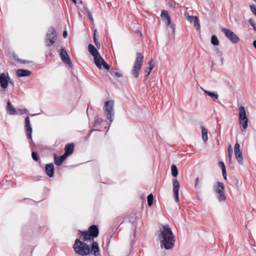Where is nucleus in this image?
Wrapping results in <instances>:
<instances>
[{"mask_svg":"<svg viewBox=\"0 0 256 256\" xmlns=\"http://www.w3.org/2000/svg\"><path fill=\"white\" fill-rule=\"evenodd\" d=\"M256 2V0H254Z\"/></svg>","mask_w":256,"mask_h":256,"instance_id":"obj_51","label":"nucleus"},{"mask_svg":"<svg viewBox=\"0 0 256 256\" xmlns=\"http://www.w3.org/2000/svg\"><path fill=\"white\" fill-rule=\"evenodd\" d=\"M172 186H173V192L175 199V201L176 202H179V194L178 191L180 188V185L178 181L176 178H174L172 180Z\"/></svg>","mask_w":256,"mask_h":256,"instance_id":"obj_12","label":"nucleus"},{"mask_svg":"<svg viewBox=\"0 0 256 256\" xmlns=\"http://www.w3.org/2000/svg\"><path fill=\"white\" fill-rule=\"evenodd\" d=\"M67 32L66 31H64L63 32V36L64 38H66L67 36Z\"/></svg>","mask_w":256,"mask_h":256,"instance_id":"obj_48","label":"nucleus"},{"mask_svg":"<svg viewBox=\"0 0 256 256\" xmlns=\"http://www.w3.org/2000/svg\"><path fill=\"white\" fill-rule=\"evenodd\" d=\"M161 18L162 20L165 22L167 26H170L174 32H175V25L174 24H170V16L168 14V10H162L161 13Z\"/></svg>","mask_w":256,"mask_h":256,"instance_id":"obj_9","label":"nucleus"},{"mask_svg":"<svg viewBox=\"0 0 256 256\" xmlns=\"http://www.w3.org/2000/svg\"><path fill=\"white\" fill-rule=\"evenodd\" d=\"M68 156H66L64 154L62 156L60 157H58L56 156V155L54 154V164L57 166L60 165L64 160L67 158Z\"/></svg>","mask_w":256,"mask_h":256,"instance_id":"obj_23","label":"nucleus"},{"mask_svg":"<svg viewBox=\"0 0 256 256\" xmlns=\"http://www.w3.org/2000/svg\"><path fill=\"white\" fill-rule=\"evenodd\" d=\"M97 34H98V31L96 30H94L93 38H94V42L96 47L98 48L99 49L100 47V42L98 41V35Z\"/></svg>","mask_w":256,"mask_h":256,"instance_id":"obj_27","label":"nucleus"},{"mask_svg":"<svg viewBox=\"0 0 256 256\" xmlns=\"http://www.w3.org/2000/svg\"><path fill=\"white\" fill-rule=\"evenodd\" d=\"M202 139L204 142H206L208 140V130L204 126H201Z\"/></svg>","mask_w":256,"mask_h":256,"instance_id":"obj_26","label":"nucleus"},{"mask_svg":"<svg viewBox=\"0 0 256 256\" xmlns=\"http://www.w3.org/2000/svg\"><path fill=\"white\" fill-rule=\"evenodd\" d=\"M211 42L214 46L219 45V40L215 35H212L211 38Z\"/></svg>","mask_w":256,"mask_h":256,"instance_id":"obj_30","label":"nucleus"},{"mask_svg":"<svg viewBox=\"0 0 256 256\" xmlns=\"http://www.w3.org/2000/svg\"><path fill=\"white\" fill-rule=\"evenodd\" d=\"M114 102L112 100L107 101L105 102L104 110L107 118L110 121H112V116L114 115Z\"/></svg>","mask_w":256,"mask_h":256,"instance_id":"obj_5","label":"nucleus"},{"mask_svg":"<svg viewBox=\"0 0 256 256\" xmlns=\"http://www.w3.org/2000/svg\"><path fill=\"white\" fill-rule=\"evenodd\" d=\"M222 31L226 37L228 38L232 43L236 44L239 42V38L234 32H233L230 29L222 28Z\"/></svg>","mask_w":256,"mask_h":256,"instance_id":"obj_7","label":"nucleus"},{"mask_svg":"<svg viewBox=\"0 0 256 256\" xmlns=\"http://www.w3.org/2000/svg\"><path fill=\"white\" fill-rule=\"evenodd\" d=\"M218 166L221 168L222 170H226L224 164L223 162H218Z\"/></svg>","mask_w":256,"mask_h":256,"instance_id":"obj_41","label":"nucleus"},{"mask_svg":"<svg viewBox=\"0 0 256 256\" xmlns=\"http://www.w3.org/2000/svg\"><path fill=\"white\" fill-rule=\"evenodd\" d=\"M172 174L174 177H176L178 175V170L176 166L172 164L171 166Z\"/></svg>","mask_w":256,"mask_h":256,"instance_id":"obj_29","label":"nucleus"},{"mask_svg":"<svg viewBox=\"0 0 256 256\" xmlns=\"http://www.w3.org/2000/svg\"><path fill=\"white\" fill-rule=\"evenodd\" d=\"M56 36V34L54 28L53 27L50 28L45 40V42L48 46H50L54 43Z\"/></svg>","mask_w":256,"mask_h":256,"instance_id":"obj_6","label":"nucleus"},{"mask_svg":"<svg viewBox=\"0 0 256 256\" xmlns=\"http://www.w3.org/2000/svg\"><path fill=\"white\" fill-rule=\"evenodd\" d=\"M216 51L217 54H218L220 56H222V52L219 51L218 48H216Z\"/></svg>","mask_w":256,"mask_h":256,"instance_id":"obj_46","label":"nucleus"},{"mask_svg":"<svg viewBox=\"0 0 256 256\" xmlns=\"http://www.w3.org/2000/svg\"><path fill=\"white\" fill-rule=\"evenodd\" d=\"M94 61L96 66L100 69L104 68L106 70H108L110 68V66L104 61L100 55L94 58Z\"/></svg>","mask_w":256,"mask_h":256,"instance_id":"obj_8","label":"nucleus"},{"mask_svg":"<svg viewBox=\"0 0 256 256\" xmlns=\"http://www.w3.org/2000/svg\"><path fill=\"white\" fill-rule=\"evenodd\" d=\"M228 156V161L230 164L232 163V156Z\"/></svg>","mask_w":256,"mask_h":256,"instance_id":"obj_47","label":"nucleus"},{"mask_svg":"<svg viewBox=\"0 0 256 256\" xmlns=\"http://www.w3.org/2000/svg\"><path fill=\"white\" fill-rule=\"evenodd\" d=\"M80 236L82 237V240L84 241H91L93 240V238L92 237L91 234L88 231L86 232H80Z\"/></svg>","mask_w":256,"mask_h":256,"instance_id":"obj_19","label":"nucleus"},{"mask_svg":"<svg viewBox=\"0 0 256 256\" xmlns=\"http://www.w3.org/2000/svg\"><path fill=\"white\" fill-rule=\"evenodd\" d=\"M85 10L86 11V14H88V16L91 22H94V19L92 18V13L88 8H86Z\"/></svg>","mask_w":256,"mask_h":256,"instance_id":"obj_35","label":"nucleus"},{"mask_svg":"<svg viewBox=\"0 0 256 256\" xmlns=\"http://www.w3.org/2000/svg\"><path fill=\"white\" fill-rule=\"evenodd\" d=\"M228 156H232L233 149L232 146L230 144L228 147Z\"/></svg>","mask_w":256,"mask_h":256,"instance_id":"obj_37","label":"nucleus"},{"mask_svg":"<svg viewBox=\"0 0 256 256\" xmlns=\"http://www.w3.org/2000/svg\"><path fill=\"white\" fill-rule=\"evenodd\" d=\"M28 138L32 139V127L26 128Z\"/></svg>","mask_w":256,"mask_h":256,"instance_id":"obj_34","label":"nucleus"},{"mask_svg":"<svg viewBox=\"0 0 256 256\" xmlns=\"http://www.w3.org/2000/svg\"><path fill=\"white\" fill-rule=\"evenodd\" d=\"M18 112H20V114H24L26 112V109H18Z\"/></svg>","mask_w":256,"mask_h":256,"instance_id":"obj_42","label":"nucleus"},{"mask_svg":"<svg viewBox=\"0 0 256 256\" xmlns=\"http://www.w3.org/2000/svg\"><path fill=\"white\" fill-rule=\"evenodd\" d=\"M88 232L91 234L92 238H96L98 235V229L96 226H90Z\"/></svg>","mask_w":256,"mask_h":256,"instance_id":"obj_16","label":"nucleus"},{"mask_svg":"<svg viewBox=\"0 0 256 256\" xmlns=\"http://www.w3.org/2000/svg\"><path fill=\"white\" fill-rule=\"evenodd\" d=\"M88 50L90 53L94 56V58L100 55L94 46L92 44H90L88 46Z\"/></svg>","mask_w":256,"mask_h":256,"instance_id":"obj_18","label":"nucleus"},{"mask_svg":"<svg viewBox=\"0 0 256 256\" xmlns=\"http://www.w3.org/2000/svg\"><path fill=\"white\" fill-rule=\"evenodd\" d=\"M198 183H199L198 178H196L195 180V184H194V186L196 188H198Z\"/></svg>","mask_w":256,"mask_h":256,"instance_id":"obj_43","label":"nucleus"},{"mask_svg":"<svg viewBox=\"0 0 256 256\" xmlns=\"http://www.w3.org/2000/svg\"><path fill=\"white\" fill-rule=\"evenodd\" d=\"M240 145L238 142H236L234 146V154L238 162V164L242 166L243 164V156L242 154V152L240 150Z\"/></svg>","mask_w":256,"mask_h":256,"instance_id":"obj_10","label":"nucleus"},{"mask_svg":"<svg viewBox=\"0 0 256 256\" xmlns=\"http://www.w3.org/2000/svg\"><path fill=\"white\" fill-rule=\"evenodd\" d=\"M8 78L9 76L8 74H5L2 73L0 75V86L4 89L8 87Z\"/></svg>","mask_w":256,"mask_h":256,"instance_id":"obj_13","label":"nucleus"},{"mask_svg":"<svg viewBox=\"0 0 256 256\" xmlns=\"http://www.w3.org/2000/svg\"><path fill=\"white\" fill-rule=\"evenodd\" d=\"M46 174L50 177L53 176L54 172V166L52 163L48 164L46 166Z\"/></svg>","mask_w":256,"mask_h":256,"instance_id":"obj_17","label":"nucleus"},{"mask_svg":"<svg viewBox=\"0 0 256 256\" xmlns=\"http://www.w3.org/2000/svg\"><path fill=\"white\" fill-rule=\"evenodd\" d=\"M158 238L161 248L170 250L174 246L175 236L168 225L162 226L160 228Z\"/></svg>","mask_w":256,"mask_h":256,"instance_id":"obj_1","label":"nucleus"},{"mask_svg":"<svg viewBox=\"0 0 256 256\" xmlns=\"http://www.w3.org/2000/svg\"><path fill=\"white\" fill-rule=\"evenodd\" d=\"M154 66L152 60H151L148 62V66L144 70V74L146 77L148 76L151 72Z\"/></svg>","mask_w":256,"mask_h":256,"instance_id":"obj_22","label":"nucleus"},{"mask_svg":"<svg viewBox=\"0 0 256 256\" xmlns=\"http://www.w3.org/2000/svg\"><path fill=\"white\" fill-rule=\"evenodd\" d=\"M60 57L62 60L65 64H68L71 68H73L74 66L71 60L66 51L64 48L61 50L60 53Z\"/></svg>","mask_w":256,"mask_h":256,"instance_id":"obj_11","label":"nucleus"},{"mask_svg":"<svg viewBox=\"0 0 256 256\" xmlns=\"http://www.w3.org/2000/svg\"><path fill=\"white\" fill-rule=\"evenodd\" d=\"M144 56L140 52H136V58L132 66L130 74L134 78H138L142 66Z\"/></svg>","mask_w":256,"mask_h":256,"instance_id":"obj_2","label":"nucleus"},{"mask_svg":"<svg viewBox=\"0 0 256 256\" xmlns=\"http://www.w3.org/2000/svg\"><path fill=\"white\" fill-rule=\"evenodd\" d=\"M25 122H26V128H28L32 127V126L30 124V120L28 116L26 118Z\"/></svg>","mask_w":256,"mask_h":256,"instance_id":"obj_36","label":"nucleus"},{"mask_svg":"<svg viewBox=\"0 0 256 256\" xmlns=\"http://www.w3.org/2000/svg\"><path fill=\"white\" fill-rule=\"evenodd\" d=\"M32 158L35 161H38V156L36 152H32Z\"/></svg>","mask_w":256,"mask_h":256,"instance_id":"obj_38","label":"nucleus"},{"mask_svg":"<svg viewBox=\"0 0 256 256\" xmlns=\"http://www.w3.org/2000/svg\"><path fill=\"white\" fill-rule=\"evenodd\" d=\"M6 110L8 113L10 115L17 114L16 109L9 101L7 103Z\"/></svg>","mask_w":256,"mask_h":256,"instance_id":"obj_24","label":"nucleus"},{"mask_svg":"<svg viewBox=\"0 0 256 256\" xmlns=\"http://www.w3.org/2000/svg\"><path fill=\"white\" fill-rule=\"evenodd\" d=\"M214 193L224 192L225 186L224 184L220 182H216L213 186Z\"/></svg>","mask_w":256,"mask_h":256,"instance_id":"obj_14","label":"nucleus"},{"mask_svg":"<svg viewBox=\"0 0 256 256\" xmlns=\"http://www.w3.org/2000/svg\"><path fill=\"white\" fill-rule=\"evenodd\" d=\"M186 18L187 20H189L190 22H194L198 18L196 16H186Z\"/></svg>","mask_w":256,"mask_h":256,"instance_id":"obj_32","label":"nucleus"},{"mask_svg":"<svg viewBox=\"0 0 256 256\" xmlns=\"http://www.w3.org/2000/svg\"><path fill=\"white\" fill-rule=\"evenodd\" d=\"M250 8L253 14L256 16V6L254 4L250 6Z\"/></svg>","mask_w":256,"mask_h":256,"instance_id":"obj_40","label":"nucleus"},{"mask_svg":"<svg viewBox=\"0 0 256 256\" xmlns=\"http://www.w3.org/2000/svg\"><path fill=\"white\" fill-rule=\"evenodd\" d=\"M194 26L196 27L198 30H200V26L198 21V18L194 22Z\"/></svg>","mask_w":256,"mask_h":256,"instance_id":"obj_39","label":"nucleus"},{"mask_svg":"<svg viewBox=\"0 0 256 256\" xmlns=\"http://www.w3.org/2000/svg\"><path fill=\"white\" fill-rule=\"evenodd\" d=\"M91 252L95 256H99V246L98 242H94L91 246Z\"/></svg>","mask_w":256,"mask_h":256,"instance_id":"obj_15","label":"nucleus"},{"mask_svg":"<svg viewBox=\"0 0 256 256\" xmlns=\"http://www.w3.org/2000/svg\"><path fill=\"white\" fill-rule=\"evenodd\" d=\"M202 90H203L204 92V93L207 94L208 96L212 97V98H214L216 99L218 98V96L216 92H210V91H208L207 90H205L204 89H202Z\"/></svg>","mask_w":256,"mask_h":256,"instance_id":"obj_28","label":"nucleus"},{"mask_svg":"<svg viewBox=\"0 0 256 256\" xmlns=\"http://www.w3.org/2000/svg\"><path fill=\"white\" fill-rule=\"evenodd\" d=\"M74 144L73 143H71L67 144L64 148L65 152L64 154L67 156L71 154L74 150Z\"/></svg>","mask_w":256,"mask_h":256,"instance_id":"obj_20","label":"nucleus"},{"mask_svg":"<svg viewBox=\"0 0 256 256\" xmlns=\"http://www.w3.org/2000/svg\"><path fill=\"white\" fill-rule=\"evenodd\" d=\"M222 176L224 177V180H226V170H222Z\"/></svg>","mask_w":256,"mask_h":256,"instance_id":"obj_44","label":"nucleus"},{"mask_svg":"<svg viewBox=\"0 0 256 256\" xmlns=\"http://www.w3.org/2000/svg\"><path fill=\"white\" fill-rule=\"evenodd\" d=\"M16 74L19 77L26 76H30L31 72L27 70L19 69L17 70Z\"/></svg>","mask_w":256,"mask_h":256,"instance_id":"obj_21","label":"nucleus"},{"mask_svg":"<svg viewBox=\"0 0 256 256\" xmlns=\"http://www.w3.org/2000/svg\"><path fill=\"white\" fill-rule=\"evenodd\" d=\"M253 45L255 48L256 49V40H254L253 42Z\"/></svg>","mask_w":256,"mask_h":256,"instance_id":"obj_49","label":"nucleus"},{"mask_svg":"<svg viewBox=\"0 0 256 256\" xmlns=\"http://www.w3.org/2000/svg\"><path fill=\"white\" fill-rule=\"evenodd\" d=\"M248 22L250 26L253 28L254 30L256 32V23L252 18H250L248 20Z\"/></svg>","mask_w":256,"mask_h":256,"instance_id":"obj_33","label":"nucleus"},{"mask_svg":"<svg viewBox=\"0 0 256 256\" xmlns=\"http://www.w3.org/2000/svg\"><path fill=\"white\" fill-rule=\"evenodd\" d=\"M114 75H115V76H116L118 78H120L122 76V74H121L118 72H116L114 73Z\"/></svg>","mask_w":256,"mask_h":256,"instance_id":"obj_45","label":"nucleus"},{"mask_svg":"<svg viewBox=\"0 0 256 256\" xmlns=\"http://www.w3.org/2000/svg\"><path fill=\"white\" fill-rule=\"evenodd\" d=\"M73 248L76 253L80 256L88 255L90 252L89 246L78 239L76 240Z\"/></svg>","mask_w":256,"mask_h":256,"instance_id":"obj_3","label":"nucleus"},{"mask_svg":"<svg viewBox=\"0 0 256 256\" xmlns=\"http://www.w3.org/2000/svg\"><path fill=\"white\" fill-rule=\"evenodd\" d=\"M147 199H148V206H151L153 203V200H154L153 195L152 194H150L148 196Z\"/></svg>","mask_w":256,"mask_h":256,"instance_id":"obj_31","label":"nucleus"},{"mask_svg":"<svg viewBox=\"0 0 256 256\" xmlns=\"http://www.w3.org/2000/svg\"><path fill=\"white\" fill-rule=\"evenodd\" d=\"M238 120L240 125L244 130H246L248 127V118L246 116V110L242 106H240L238 108Z\"/></svg>","mask_w":256,"mask_h":256,"instance_id":"obj_4","label":"nucleus"},{"mask_svg":"<svg viewBox=\"0 0 256 256\" xmlns=\"http://www.w3.org/2000/svg\"><path fill=\"white\" fill-rule=\"evenodd\" d=\"M9 82H10V84H12V85H14V82H11V81H10V80H9Z\"/></svg>","mask_w":256,"mask_h":256,"instance_id":"obj_50","label":"nucleus"},{"mask_svg":"<svg viewBox=\"0 0 256 256\" xmlns=\"http://www.w3.org/2000/svg\"><path fill=\"white\" fill-rule=\"evenodd\" d=\"M218 200L219 202H222L226 200V196L224 194V192H220L214 193Z\"/></svg>","mask_w":256,"mask_h":256,"instance_id":"obj_25","label":"nucleus"}]
</instances>
